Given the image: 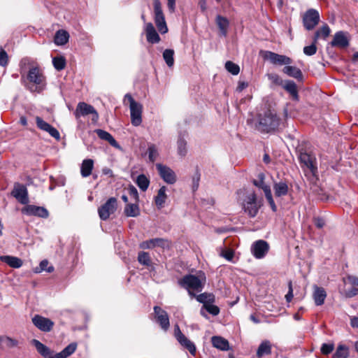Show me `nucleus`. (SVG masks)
<instances>
[{"instance_id": "473e14b6", "label": "nucleus", "mask_w": 358, "mask_h": 358, "mask_svg": "<svg viewBox=\"0 0 358 358\" xmlns=\"http://www.w3.org/2000/svg\"><path fill=\"white\" fill-rule=\"evenodd\" d=\"M288 185L285 182L280 181L279 182H275L273 185L275 195L278 197L286 195L288 192Z\"/></svg>"}, {"instance_id": "412c9836", "label": "nucleus", "mask_w": 358, "mask_h": 358, "mask_svg": "<svg viewBox=\"0 0 358 358\" xmlns=\"http://www.w3.org/2000/svg\"><path fill=\"white\" fill-rule=\"evenodd\" d=\"M34 345L37 350L38 352L43 356L44 358H55L56 353L51 350L48 347L41 343L36 339L32 341Z\"/></svg>"}, {"instance_id": "a18cd8bd", "label": "nucleus", "mask_w": 358, "mask_h": 358, "mask_svg": "<svg viewBox=\"0 0 358 358\" xmlns=\"http://www.w3.org/2000/svg\"><path fill=\"white\" fill-rule=\"evenodd\" d=\"M52 64L57 71H61L66 66V59L64 57H56L52 59Z\"/></svg>"}, {"instance_id": "72a5a7b5", "label": "nucleus", "mask_w": 358, "mask_h": 358, "mask_svg": "<svg viewBox=\"0 0 358 358\" xmlns=\"http://www.w3.org/2000/svg\"><path fill=\"white\" fill-rule=\"evenodd\" d=\"M124 213L127 217H137L140 215V209L136 203H127L124 209Z\"/></svg>"}, {"instance_id": "f704fd0d", "label": "nucleus", "mask_w": 358, "mask_h": 358, "mask_svg": "<svg viewBox=\"0 0 358 358\" xmlns=\"http://www.w3.org/2000/svg\"><path fill=\"white\" fill-rule=\"evenodd\" d=\"M77 345L75 343H71L68 345L62 351L56 353L55 358H66L71 355L76 350Z\"/></svg>"}, {"instance_id": "bf43d9fd", "label": "nucleus", "mask_w": 358, "mask_h": 358, "mask_svg": "<svg viewBox=\"0 0 358 358\" xmlns=\"http://www.w3.org/2000/svg\"><path fill=\"white\" fill-rule=\"evenodd\" d=\"M289 291L287 294L285 295V299L287 302H290L293 299V289H292V282H289L288 284Z\"/></svg>"}, {"instance_id": "20e7f679", "label": "nucleus", "mask_w": 358, "mask_h": 358, "mask_svg": "<svg viewBox=\"0 0 358 358\" xmlns=\"http://www.w3.org/2000/svg\"><path fill=\"white\" fill-rule=\"evenodd\" d=\"M153 7L156 26L160 33L165 34L168 31V28L159 0H153Z\"/></svg>"}, {"instance_id": "4c0bfd02", "label": "nucleus", "mask_w": 358, "mask_h": 358, "mask_svg": "<svg viewBox=\"0 0 358 358\" xmlns=\"http://www.w3.org/2000/svg\"><path fill=\"white\" fill-rule=\"evenodd\" d=\"M216 23L221 31L222 36H226L227 33V28L229 26V21L227 18L217 15L216 17Z\"/></svg>"}, {"instance_id": "864d4df0", "label": "nucleus", "mask_w": 358, "mask_h": 358, "mask_svg": "<svg viewBox=\"0 0 358 358\" xmlns=\"http://www.w3.org/2000/svg\"><path fill=\"white\" fill-rule=\"evenodd\" d=\"M8 62V57L6 52L3 50L0 51V65L1 66H7Z\"/></svg>"}, {"instance_id": "603ef678", "label": "nucleus", "mask_w": 358, "mask_h": 358, "mask_svg": "<svg viewBox=\"0 0 358 358\" xmlns=\"http://www.w3.org/2000/svg\"><path fill=\"white\" fill-rule=\"evenodd\" d=\"M315 43L314 41L313 44L308 46H306L303 48V53L308 56H312L316 53L317 51V47L315 45Z\"/></svg>"}, {"instance_id": "c9c22d12", "label": "nucleus", "mask_w": 358, "mask_h": 358, "mask_svg": "<svg viewBox=\"0 0 358 358\" xmlns=\"http://www.w3.org/2000/svg\"><path fill=\"white\" fill-rule=\"evenodd\" d=\"M348 357L349 348L343 344H339L336 352L332 355V358H348Z\"/></svg>"}, {"instance_id": "e433bc0d", "label": "nucleus", "mask_w": 358, "mask_h": 358, "mask_svg": "<svg viewBox=\"0 0 358 358\" xmlns=\"http://www.w3.org/2000/svg\"><path fill=\"white\" fill-rule=\"evenodd\" d=\"M331 30L329 27L325 24L320 29H317L314 35L313 41L317 43L320 38H326L330 34Z\"/></svg>"}, {"instance_id": "b1692460", "label": "nucleus", "mask_w": 358, "mask_h": 358, "mask_svg": "<svg viewBox=\"0 0 358 358\" xmlns=\"http://www.w3.org/2000/svg\"><path fill=\"white\" fill-rule=\"evenodd\" d=\"M299 159L301 163L307 167L313 174H315L317 167L314 164V157L306 152H303L300 154Z\"/></svg>"}, {"instance_id": "c756f323", "label": "nucleus", "mask_w": 358, "mask_h": 358, "mask_svg": "<svg viewBox=\"0 0 358 358\" xmlns=\"http://www.w3.org/2000/svg\"><path fill=\"white\" fill-rule=\"evenodd\" d=\"M69 33L64 29H60L56 32L54 42L57 45H64L69 41Z\"/></svg>"}, {"instance_id": "37998d69", "label": "nucleus", "mask_w": 358, "mask_h": 358, "mask_svg": "<svg viewBox=\"0 0 358 358\" xmlns=\"http://www.w3.org/2000/svg\"><path fill=\"white\" fill-rule=\"evenodd\" d=\"M195 297L199 302L203 303V305L213 303L215 300L214 295L206 292L199 294Z\"/></svg>"}, {"instance_id": "423d86ee", "label": "nucleus", "mask_w": 358, "mask_h": 358, "mask_svg": "<svg viewBox=\"0 0 358 358\" xmlns=\"http://www.w3.org/2000/svg\"><path fill=\"white\" fill-rule=\"evenodd\" d=\"M92 114V120L94 122L99 120V114L94 108L85 102H80L77 105L76 109L74 112L75 117L78 120L81 116H86Z\"/></svg>"}, {"instance_id": "7c9ffc66", "label": "nucleus", "mask_w": 358, "mask_h": 358, "mask_svg": "<svg viewBox=\"0 0 358 358\" xmlns=\"http://www.w3.org/2000/svg\"><path fill=\"white\" fill-rule=\"evenodd\" d=\"M283 88L289 93L292 99L294 100L299 99L298 90L296 83L292 80H287L283 85Z\"/></svg>"}, {"instance_id": "7ed1b4c3", "label": "nucleus", "mask_w": 358, "mask_h": 358, "mask_svg": "<svg viewBox=\"0 0 358 358\" xmlns=\"http://www.w3.org/2000/svg\"><path fill=\"white\" fill-rule=\"evenodd\" d=\"M27 79L31 84L28 88L31 92H41L45 86V78L38 67H31L27 73Z\"/></svg>"}, {"instance_id": "c03bdc74", "label": "nucleus", "mask_w": 358, "mask_h": 358, "mask_svg": "<svg viewBox=\"0 0 358 358\" xmlns=\"http://www.w3.org/2000/svg\"><path fill=\"white\" fill-rule=\"evenodd\" d=\"M148 159L150 162H154L159 156L158 149L155 144L150 143L148 148Z\"/></svg>"}, {"instance_id": "13d9d810", "label": "nucleus", "mask_w": 358, "mask_h": 358, "mask_svg": "<svg viewBox=\"0 0 358 358\" xmlns=\"http://www.w3.org/2000/svg\"><path fill=\"white\" fill-rule=\"evenodd\" d=\"M264 174H262V173L259 174V180H254L253 184L255 186L262 189V186L264 187L266 185L264 182Z\"/></svg>"}, {"instance_id": "a211bd4d", "label": "nucleus", "mask_w": 358, "mask_h": 358, "mask_svg": "<svg viewBox=\"0 0 358 358\" xmlns=\"http://www.w3.org/2000/svg\"><path fill=\"white\" fill-rule=\"evenodd\" d=\"M36 123L40 129L48 132L52 137L57 140L60 138V134L57 129L51 126L49 123L44 121L41 117H36Z\"/></svg>"}, {"instance_id": "09e8293b", "label": "nucleus", "mask_w": 358, "mask_h": 358, "mask_svg": "<svg viewBox=\"0 0 358 358\" xmlns=\"http://www.w3.org/2000/svg\"><path fill=\"white\" fill-rule=\"evenodd\" d=\"M48 266V260H43L40 262L39 267H36L35 268V273H40L43 271H46L48 273H51L54 271L53 266Z\"/></svg>"}, {"instance_id": "4d7b16f0", "label": "nucleus", "mask_w": 358, "mask_h": 358, "mask_svg": "<svg viewBox=\"0 0 358 358\" xmlns=\"http://www.w3.org/2000/svg\"><path fill=\"white\" fill-rule=\"evenodd\" d=\"M357 294H358V288L355 287L346 290L345 292V296L348 297V298H352Z\"/></svg>"}, {"instance_id": "052dcab7", "label": "nucleus", "mask_w": 358, "mask_h": 358, "mask_svg": "<svg viewBox=\"0 0 358 358\" xmlns=\"http://www.w3.org/2000/svg\"><path fill=\"white\" fill-rule=\"evenodd\" d=\"M269 80H271L273 83L277 85H282V80L280 78V76L277 74H271L268 76Z\"/></svg>"}, {"instance_id": "a878e982", "label": "nucleus", "mask_w": 358, "mask_h": 358, "mask_svg": "<svg viewBox=\"0 0 358 358\" xmlns=\"http://www.w3.org/2000/svg\"><path fill=\"white\" fill-rule=\"evenodd\" d=\"M0 259L1 262L7 264L12 268H18L22 266V261L21 259L9 255L1 256Z\"/></svg>"}, {"instance_id": "79ce46f5", "label": "nucleus", "mask_w": 358, "mask_h": 358, "mask_svg": "<svg viewBox=\"0 0 358 358\" xmlns=\"http://www.w3.org/2000/svg\"><path fill=\"white\" fill-rule=\"evenodd\" d=\"M163 59L169 67H172L174 64V50L166 49L163 52Z\"/></svg>"}, {"instance_id": "6e6d98bb", "label": "nucleus", "mask_w": 358, "mask_h": 358, "mask_svg": "<svg viewBox=\"0 0 358 358\" xmlns=\"http://www.w3.org/2000/svg\"><path fill=\"white\" fill-rule=\"evenodd\" d=\"M128 191L129 195L131 197H133L136 201L138 200V193L136 188L134 186L130 185L129 187L128 188Z\"/></svg>"}, {"instance_id": "9b49d317", "label": "nucleus", "mask_w": 358, "mask_h": 358, "mask_svg": "<svg viewBox=\"0 0 358 358\" xmlns=\"http://www.w3.org/2000/svg\"><path fill=\"white\" fill-rule=\"evenodd\" d=\"M175 336L179 343L185 348L189 350L192 355L196 354V346L193 342L189 340L180 331L178 325L175 327Z\"/></svg>"}, {"instance_id": "4468645a", "label": "nucleus", "mask_w": 358, "mask_h": 358, "mask_svg": "<svg viewBox=\"0 0 358 358\" xmlns=\"http://www.w3.org/2000/svg\"><path fill=\"white\" fill-rule=\"evenodd\" d=\"M264 59L269 60L275 65H288L292 63V59L289 57L271 51L265 52Z\"/></svg>"}, {"instance_id": "5701e85b", "label": "nucleus", "mask_w": 358, "mask_h": 358, "mask_svg": "<svg viewBox=\"0 0 358 358\" xmlns=\"http://www.w3.org/2000/svg\"><path fill=\"white\" fill-rule=\"evenodd\" d=\"M145 31L146 34L147 41L149 43H157L159 42L160 37L151 22L145 24Z\"/></svg>"}, {"instance_id": "39448f33", "label": "nucleus", "mask_w": 358, "mask_h": 358, "mask_svg": "<svg viewBox=\"0 0 358 358\" xmlns=\"http://www.w3.org/2000/svg\"><path fill=\"white\" fill-rule=\"evenodd\" d=\"M117 208V201L115 197L109 198L98 208V214L101 220H106Z\"/></svg>"}, {"instance_id": "680f3d73", "label": "nucleus", "mask_w": 358, "mask_h": 358, "mask_svg": "<svg viewBox=\"0 0 358 358\" xmlns=\"http://www.w3.org/2000/svg\"><path fill=\"white\" fill-rule=\"evenodd\" d=\"M314 222H315V226L319 229L322 228L325 225V221L322 217L315 218Z\"/></svg>"}, {"instance_id": "338daca9", "label": "nucleus", "mask_w": 358, "mask_h": 358, "mask_svg": "<svg viewBox=\"0 0 358 358\" xmlns=\"http://www.w3.org/2000/svg\"><path fill=\"white\" fill-rule=\"evenodd\" d=\"M348 280L353 286H358V278L356 276L349 275Z\"/></svg>"}, {"instance_id": "f03ea898", "label": "nucleus", "mask_w": 358, "mask_h": 358, "mask_svg": "<svg viewBox=\"0 0 358 358\" xmlns=\"http://www.w3.org/2000/svg\"><path fill=\"white\" fill-rule=\"evenodd\" d=\"M206 282L205 274L201 272L198 275L188 274L183 276L178 280L179 285L187 290L189 294L192 296H196L192 292L195 291L200 292L202 291Z\"/></svg>"}, {"instance_id": "de8ad7c7", "label": "nucleus", "mask_w": 358, "mask_h": 358, "mask_svg": "<svg viewBox=\"0 0 358 358\" xmlns=\"http://www.w3.org/2000/svg\"><path fill=\"white\" fill-rule=\"evenodd\" d=\"M225 69L234 76L238 75L240 71L239 66L231 61H227L225 63Z\"/></svg>"}, {"instance_id": "cd10ccee", "label": "nucleus", "mask_w": 358, "mask_h": 358, "mask_svg": "<svg viewBox=\"0 0 358 358\" xmlns=\"http://www.w3.org/2000/svg\"><path fill=\"white\" fill-rule=\"evenodd\" d=\"M283 72L290 77H293L297 80H301L303 74L301 71L296 66L286 65L283 68Z\"/></svg>"}, {"instance_id": "4be33fe9", "label": "nucleus", "mask_w": 358, "mask_h": 358, "mask_svg": "<svg viewBox=\"0 0 358 358\" xmlns=\"http://www.w3.org/2000/svg\"><path fill=\"white\" fill-rule=\"evenodd\" d=\"M313 297L316 306H322L324 304L327 297V292L323 287L314 285Z\"/></svg>"}, {"instance_id": "f8f14e48", "label": "nucleus", "mask_w": 358, "mask_h": 358, "mask_svg": "<svg viewBox=\"0 0 358 358\" xmlns=\"http://www.w3.org/2000/svg\"><path fill=\"white\" fill-rule=\"evenodd\" d=\"M157 169L160 177L168 184H173L176 181V175L175 172L169 167L161 164H156Z\"/></svg>"}, {"instance_id": "58836bf2", "label": "nucleus", "mask_w": 358, "mask_h": 358, "mask_svg": "<svg viewBox=\"0 0 358 358\" xmlns=\"http://www.w3.org/2000/svg\"><path fill=\"white\" fill-rule=\"evenodd\" d=\"M271 352V345L269 341H263L259 346L257 355L261 357L265 355H269Z\"/></svg>"}, {"instance_id": "a19ab883", "label": "nucleus", "mask_w": 358, "mask_h": 358, "mask_svg": "<svg viewBox=\"0 0 358 358\" xmlns=\"http://www.w3.org/2000/svg\"><path fill=\"white\" fill-rule=\"evenodd\" d=\"M136 183L142 191L145 192L148 188L150 180L144 174H141L137 177Z\"/></svg>"}, {"instance_id": "8fccbe9b", "label": "nucleus", "mask_w": 358, "mask_h": 358, "mask_svg": "<svg viewBox=\"0 0 358 358\" xmlns=\"http://www.w3.org/2000/svg\"><path fill=\"white\" fill-rule=\"evenodd\" d=\"M203 308L210 314L213 316H216L220 313V308L212 303H209L206 305H203Z\"/></svg>"}, {"instance_id": "0eeeda50", "label": "nucleus", "mask_w": 358, "mask_h": 358, "mask_svg": "<svg viewBox=\"0 0 358 358\" xmlns=\"http://www.w3.org/2000/svg\"><path fill=\"white\" fill-rule=\"evenodd\" d=\"M320 22L319 12L313 8L308 9L303 16V24L307 30L313 29Z\"/></svg>"}, {"instance_id": "69168bd1", "label": "nucleus", "mask_w": 358, "mask_h": 358, "mask_svg": "<svg viewBox=\"0 0 358 358\" xmlns=\"http://www.w3.org/2000/svg\"><path fill=\"white\" fill-rule=\"evenodd\" d=\"M167 6L169 11L173 13L176 8V0H167Z\"/></svg>"}, {"instance_id": "774afa93", "label": "nucleus", "mask_w": 358, "mask_h": 358, "mask_svg": "<svg viewBox=\"0 0 358 358\" xmlns=\"http://www.w3.org/2000/svg\"><path fill=\"white\" fill-rule=\"evenodd\" d=\"M6 341H7V345L9 347H15V346H17V344H18V343H17V341L16 340L13 339V338H9V337L6 338Z\"/></svg>"}, {"instance_id": "aec40b11", "label": "nucleus", "mask_w": 358, "mask_h": 358, "mask_svg": "<svg viewBox=\"0 0 358 358\" xmlns=\"http://www.w3.org/2000/svg\"><path fill=\"white\" fill-rule=\"evenodd\" d=\"M331 45L341 48L348 47L349 45V40L347 38L346 33L342 31L336 32L331 42Z\"/></svg>"}, {"instance_id": "f257e3e1", "label": "nucleus", "mask_w": 358, "mask_h": 358, "mask_svg": "<svg viewBox=\"0 0 358 358\" xmlns=\"http://www.w3.org/2000/svg\"><path fill=\"white\" fill-rule=\"evenodd\" d=\"M280 118L274 110L268 109L259 115L257 129L263 133L275 131L280 124Z\"/></svg>"}, {"instance_id": "6e6552de", "label": "nucleus", "mask_w": 358, "mask_h": 358, "mask_svg": "<svg viewBox=\"0 0 358 358\" xmlns=\"http://www.w3.org/2000/svg\"><path fill=\"white\" fill-rule=\"evenodd\" d=\"M259 205L257 201V196L255 192L249 194L244 201L243 209L251 217H254L258 213Z\"/></svg>"}, {"instance_id": "f3484780", "label": "nucleus", "mask_w": 358, "mask_h": 358, "mask_svg": "<svg viewBox=\"0 0 358 358\" xmlns=\"http://www.w3.org/2000/svg\"><path fill=\"white\" fill-rule=\"evenodd\" d=\"M131 121L134 126H139L142 122L143 106L140 103H133L129 106Z\"/></svg>"}, {"instance_id": "6ab92c4d", "label": "nucleus", "mask_w": 358, "mask_h": 358, "mask_svg": "<svg viewBox=\"0 0 358 358\" xmlns=\"http://www.w3.org/2000/svg\"><path fill=\"white\" fill-rule=\"evenodd\" d=\"M154 312L157 322L159 324L162 329L165 331L167 330L170 326L167 313L159 306L154 307Z\"/></svg>"}, {"instance_id": "49530a36", "label": "nucleus", "mask_w": 358, "mask_h": 358, "mask_svg": "<svg viewBox=\"0 0 358 358\" xmlns=\"http://www.w3.org/2000/svg\"><path fill=\"white\" fill-rule=\"evenodd\" d=\"M138 261L142 265L149 266L151 263L149 253L146 252H140L138 255Z\"/></svg>"}, {"instance_id": "2eb2a0df", "label": "nucleus", "mask_w": 358, "mask_h": 358, "mask_svg": "<svg viewBox=\"0 0 358 358\" xmlns=\"http://www.w3.org/2000/svg\"><path fill=\"white\" fill-rule=\"evenodd\" d=\"M33 324L41 331H50L54 326V322L48 318L36 315L32 318Z\"/></svg>"}, {"instance_id": "ea45409f", "label": "nucleus", "mask_w": 358, "mask_h": 358, "mask_svg": "<svg viewBox=\"0 0 358 358\" xmlns=\"http://www.w3.org/2000/svg\"><path fill=\"white\" fill-rule=\"evenodd\" d=\"M177 145L178 155L182 157L185 156L187 154V142L185 140L184 135H179Z\"/></svg>"}, {"instance_id": "393cba45", "label": "nucleus", "mask_w": 358, "mask_h": 358, "mask_svg": "<svg viewBox=\"0 0 358 358\" xmlns=\"http://www.w3.org/2000/svg\"><path fill=\"white\" fill-rule=\"evenodd\" d=\"M94 132L97 134L99 138L104 140L110 143L114 148H120V146L113 136L106 131L103 129H95Z\"/></svg>"}, {"instance_id": "1a4fd4ad", "label": "nucleus", "mask_w": 358, "mask_h": 358, "mask_svg": "<svg viewBox=\"0 0 358 358\" xmlns=\"http://www.w3.org/2000/svg\"><path fill=\"white\" fill-rule=\"evenodd\" d=\"M269 245L263 240L254 242L251 246V252L256 259H262L268 253Z\"/></svg>"}, {"instance_id": "ddd939ff", "label": "nucleus", "mask_w": 358, "mask_h": 358, "mask_svg": "<svg viewBox=\"0 0 358 358\" xmlns=\"http://www.w3.org/2000/svg\"><path fill=\"white\" fill-rule=\"evenodd\" d=\"M11 195L22 204L26 205L29 203L28 192L23 185L15 184Z\"/></svg>"}, {"instance_id": "9d476101", "label": "nucleus", "mask_w": 358, "mask_h": 358, "mask_svg": "<svg viewBox=\"0 0 358 358\" xmlns=\"http://www.w3.org/2000/svg\"><path fill=\"white\" fill-rule=\"evenodd\" d=\"M22 213L29 216H36L41 218H47L49 216L48 210L42 206L27 205L22 208Z\"/></svg>"}, {"instance_id": "5fc2aeb1", "label": "nucleus", "mask_w": 358, "mask_h": 358, "mask_svg": "<svg viewBox=\"0 0 358 358\" xmlns=\"http://www.w3.org/2000/svg\"><path fill=\"white\" fill-rule=\"evenodd\" d=\"M220 255L225 258L228 261H231L233 259L234 253L232 250L228 249L222 250Z\"/></svg>"}, {"instance_id": "bb28decb", "label": "nucleus", "mask_w": 358, "mask_h": 358, "mask_svg": "<svg viewBox=\"0 0 358 358\" xmlns=\"http://www.w3.org/2000/svg\"><path fill=\"white\" fill-rule=\"evenodd\" d=\"M94 168V161L91 159H84L80 166V173L83 178L90 176Z\"/></svg>"}, {"instance_id": "3c124183", "label": "nucleus", "mask_w": 358, "mask_h": 358, "mask_svg": "<svg viewBox=\"0 0 358 358\" xmlns=\"http://www.w3.org/2000/svg\"><path fill=\"white\" fill-rule=\"evenodd\" d=\"M334 350V343H323L320 348L321 353L324 355H328Z\"/></svg>"}, {"instance_id": "e2e57ef3", "label": "nucleus", "mask_w": 358, "mask_h": 358, "mask_svg": "<svg viewBox=\"0 0 358 358\" xmlns=\"http://www.w3.org/2000/svg\"><path fill=\"white\" fill-rule=\"evenodd\" d=\"M248 86V83L245 81H239L238 83V86L236 87V91L238 92H242L244 89H245Z\"/></svg>"}, {"instance_id": "0e129e2a", "label": "nucleus", "mask_w": 358, "mask_h": 358, "mask_svg": "<svg viewBox=\"0 0 358 358\" xmlns=\"http://www.w3.org/2000/svg\"><path fill=\"white\" fill-rule=\"evenodd\" d=\"M265 194L266 199H268L272 196L271 188L268 185H265L264 187L262 186V188Z\"/></svg>"}, {"instance_id": "2f4dec72", "label": "nucleus", "mask_w": 358, "mask_h": 358, "mask_svg": "<svg viewBox=\"0 0 358 358\" xmlns=\"http://www.w3.org/2000/svg\"><path fill=\"white\" fill-rule=\"evenodd\" d=\"M212 344L213 347L221 350H227L229 349V342L221 336H213Z\"/></svg>"}, {"instance_id": "dca6fc26", "label": "nucleus", "mask_w": 358, "mask_h": 358, "mask_svg": "<svg viewBox=\"0 0 358 358\" xmlns=\"http://www.w3.org/2000/svg\"><path fill=\"white\" fill-rule=\"evenodd\" d=\"M141 249H152L155 247L165 248L169 247V241L161 238H155L143 241L139 245Z\"/></svg>"}, {"instance_id": "c85d7f7f", "label": "nucleus", "mask_w": 358, "mask_h": 358, "mask_svg": "<svg viewBox=\"0 0 358 358\" xmlns=\"http://www.w3.org/2000/svg\"><path fill=\"white\" fill-rule=\"evenodd\" d=\"M166 192V187L165 186H162L158 190L157 194L155 197V203L158 208H162L164 206V203L167 199Z\"/></svg>"}]
</instances>
